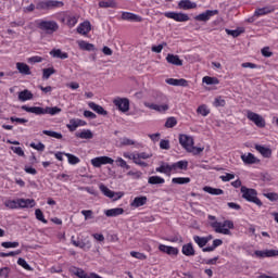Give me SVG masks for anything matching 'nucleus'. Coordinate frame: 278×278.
Instances as JSON below:
<instances>
[{"mask_svg": "<svg viewBox=\"0 0 278 278\" xmlns=\"http://www.w3.org/2000/svg\"><path fill=\"white\" fill-rule=\"evenodd\" d=\"M22 110L24 112H28L29 114H36V116H42L45 114H50V116H55V114H60L62 112V109L58 106H47L46 109L42 106H27L22 105Z\"/></svg>", "mask_w": 278, "mask_h": 278, "instance_id": "nucleus-1", "label": "nucleus"}, {"mask_svg": "<svg viewBox=\"0 0 278 278\" xmlns=\"http://www.w3.org/2000/svg\"><path fill=\"white\" fill-rule=\"evenodd\" d=\"M211 227L214 229L215 233H223L224 236H231V230L233 229V223L229 219L220 222L211 223Z\"/></svg>", "mask_w": 278, "mask_h": 278, "instance_id": "nucleus-2", "label": "nucleus"}, {"mask_svg": "<svg viewBox=\"0 0 278 278\" xmlns=\"http://www.w3.org/2000/svg\"><path fill=\"white\" fill-rule=\"evenodd\" d=\"M241 194H242V199H244L249 203H254L258 207H262L263 203H262V200L257 198V190L242 186Z\"/></svg>", "mask_w": 278, "mask_h": 278, "instance_id": "nucleus-3", "label": "nucleus"}, {"mask_svg": "<svg viewBox=\"0 0 278 278\" xmlns=\"http://www.w3.org/2000/svg\"><path fill=\"white\" fill-rule=\"evenodd\" d=\"M161 103L162 104L144 102V106L149 108V110H154L155 112L160 113L168 112L170 106H168V99L165 96L161 97Z\"/></svg>", "mask_w": 278, "mask_h": 278, "instance_id": "nucleus-4", "label": "nucleus"}, {"mask_svg": "<svg viewBox=\"0 0 278 278\" xmlns=\"http://www.w3.org/2000/svg\"><path fill=\"white\" fill-rule=\"evenodd\" d=\"M179 144L182 146V149H185L187 153L197 149V147H194V138L188 135H179Z\"/></svg>", "mask_w": 278, "mask_h": 278, "instance_id": "nucleus-5", "label": "nucleus"}, {"mask_svg": "<svg viewBox=\"0 0 278 278\" xmlns=\"http://www.w3.org/2000/svg\"><path fill=\"white\" fill-rule=\"evenodd\" d=\"M38 27L46 31V34H54V31H58L60 29V26L58 25V22L55 21H41L38 24Z\"/></svg>", "mask_w": 278, "mask_h": 278, "instance_id": "nucleus-6", "label": "nucleus"}, {"mask_svg": "<svg viewBox=\"0 0 278 278\" xmlns=\"http://www.w3.org/2000/svg\"><path fill=\"white\" fill-rule=\"evenodd\" d=\"M247 118L250 119L256 127H260L263 129V127H266V119L264 117L253 111H247Z\"/></svg>", "mask_w": 278, "mask_h": 278, "instance_id": "nucleus-7", "label": "nucleus"}, {"mask_svg": "<svg viewBox=\"0 0 278 278\" xmlns=\"http://www.w3.org/2000/svg\"><path fill=\"white\" fill-rule=\"evenodd\" d=\"M164 16H166V18H173V21H176L177 23H186L190 21V16L186 13L165 12Z\"/></svg>", "mask_w": 278, "mask_h": 278, "instance_id": "nucleus-8", "label": "nucleus"}, {"mask_svg": "<svg viewBox=\"0 0 278 278\" xmlns=\"http://www.w3.org/2000/svg\"><path fill=\"white\" fill-rule=\"evenodd\" d=\"M218 14V10H206L203 13L194 16V21H200L201 23H207L211 16H216Z\"/></svg>", "mask_w": 278, "mask_h": 278, "instance_id": "nucleus-9", "label": "nucleus"}, {"mask_svg": "<svg viewBox=\"0 0 278 278\" xmlns=\"http://www.w3.org/2000/svg\"><path fill=\"white\" fill-rule=\"evenodd\" d=\"M99 188H100V191L102 192V194H104V197H108L109 199H114V197H116L115 199H114V201H118V199H121L122 197H123V193H121V192H114V191H112V190H110V188H108L105 185H103V184H101L100 186H99Z\"/></svg>", "mask_w": 278, "mask_h": 278, "instance_id": "nucleus-10", "label": "nucleus"}, {"mask_svg": "<svg viewBox=\"0 0 278 278\" xmlns=\"http://www.w3.org/2000/svg\"><path fill=\"white\" fill-rule=\"evenodd\" d=\"M113 103L119 110V112H129V99L117 98L113 101Z\"/></svg>", "mask_w": 278, "mask_h": 278, "instance_id": "nucleus-11", "label": "nucleus"}, {"mask_svg": "<svg viewBox=\"0 0 278 278\" xmlns=\"http://www.w3.org/2000/svg\"><path fill=\"white\" fill-rule=\"evenodd\" d=\"M256 257H278V250H256Z\"/></svg>", "mask_w": 278, "mask_h": 278, "instance_id": "nucleus-12", "label": "nucleus"}, {"mask_svg": "<svg viewBox=\"0 0 278 278\" xmlns=\"http://www.w3.org/2000/svg\"><path fill=\"white\" fill-rule=\"evenodd\" d=\"M159 251H161L162 253H166L167 255H179V249L173 248L170 245L160 244Z\"/></svg>", "mask_w": 278, "mask_h": 278, "instance_id": "nucleus-13", "label": "nucleus"}, {"mask_svg": "<svg viewBox=\"0 0 278 278\" xmlns=\"http://www.w3.org/2000/svg\"><path fill=\"white\" fill-rule=\"evenodd\" d=\"M241 160L244 164L251 165V164H260V159L255 157V155L251 152L248 154H242Z\"/></svg>", "mask_w": 278, "mask_h": 278, "instance_id": "nucleus-14", "label": "nucleus"}, {"mask_svg": "<svg viewBox=\"0 0 278 278\" xmlns=\"http://www.w3.org/2000/svg\"><path fill=\"white\" fill-rule=\"evenodd\" d=\"M166 62L168 64H173L174 66H184V61L179 59V55L177 54L168 53L166 56Z\"/></svg>", "mask_w": 278, "mask_h": 278, "instance_id": "nucleus-15", "label": "nucleus"}, {"mask_svg": "<svg viewBox=\"0 0 278 278\" xmlns=\"http://www.w3.org/2000/svg\"><path fill=\"white\" fill-rule=\"evenodd\" d=\"M169 86H181L182 88H188V80L180 78H168L165 80Z\"/></svg>", "mask_w": 278, "mask_h": 278, "instance_id": "nucleus-16", "label": "nucleus"}, {"mask_svg": "<svg viewBox=\"0 0 278 278\" xmlns=\"http://www.w3.org/2000/svg\"><path fill=\"white\" fill-rule=\"evenodd\" d=\"M122 20L123 21H134L135 23H141L142 22V17L137 15V14H134V13H130V12H123L122 13Z\"/></svg>", "mask_w": 278, "mask_h": 278, "instance_id": "nucleus-17", "label": "nucleus"}, {"mask_svg": "<svg viewBox=\"0 0 278 278\" xmlns=\"http://www.w3.org/2000/svg\"><path fill=\"white\" fill-rule=\"evenodd\" d=\"M178 8L180 10H194L197 9V2H192L190 0H180L178 2Z\"/></svg>", "mask_w": 278, "mask_h": 278, "instance_id": "nucleus-18", "label": "nucleus"}, {"mask_svg": "<svg viewBox=\"0 0 278 278\" xmlns=\"http://www.w3.org/2000/svg\"><path fill=\"white\" fill-rule=\"evenodd\" d=\"M88 106L90 108V110H93V112H96V114H100V116H108V111H105V109H103V106H101L94 102H89Z\"/></svg>", "mask_w": 278, "mask_h": 278, "instance_id": "nucleus-19", "label": "nucleus"}, {"mask_svg": "<svg viewBox=\"0 0 278 278\" xmlns=\"http://www.w3.org/2000/svg\"><path fill=\"white\" fill-rule=\"evenodd\" d=\"M105 216L109 218H114L116 216H121L125 214V210L123 207L110 208L104 212Z\"/></svg>", "mask_w": 278, "mask_h": 278, "instance_id": "nucleus-20", "label": "nucleus"}, {"mask_svg": "<svg viewBox=\"0 0 278 278\" xmlns=\"http://www.w3.org/2000/svg\"><path fill=\"white\" fill-rule=\"evenodd\" d=\"M271 12H275V7H264L261 9H256L254 12V16H266V14H271Z\"/></svg>", "mask_w": 278, "mask_h": 278, "instance_id": "nucleus-21", "label": "nucleus"}, {"mask_svg": "<svg viewBox=\"0 0 278 278\" xmlns=\"http://www.w3.org/2000/svg\"><path fill=\"white\" fill-rule=\"evenodd\" d=\"M182 255H186L187 257H192L197 254V251H194V247L192 243H187L182 245Z\"/></svg>", "mask_w": 278, "mask_h": 278, "instance_id": "nucleus-22", "label": "nucleus"}, {"mask_svg": "<svg viewBox=\"0 0 278 278\" xmlns=\"http://www.w3.org/2000/svg\"><path fill=\"white\" fill-rule=\"evenodd\" d=\"M254 148L256 149V151L258 153H261V155H263V157H271V155H273V150L268 147L255 144Z\"/></svg>", "mask_w": 278, "mask_h": 278, "instance_id": "nucleus-23", "label": "nucleus"}, {"mask_svg": "<svg viewBox=\"0 0 278 278\" xmlns=\"http://www.w3.org/2000/svg\"><path fill=\"white\" fill-rule=\"evenodd\" d=\"M77 45L81 51H97L94 45L87 42L86 40H78Z\"/></svg>", "mask_w": 278, "mask_h": 278, "instance_id": "nucleus-24", "label": "nucleus"}, {"mask_svg": "<svg viewBox=\"0 0 278 278\" xmlns=\"http://www.w3.org/2000/svg\"><path fill=\"white\" fill-rule=\"evenodd\" d=\"M75 136L76 138H80L81 140H92L94 138V135L90 129H84L80 132H76Z\"/></svg>", "mask_w": 278, "mask_h": 278, "instance_id": "nucleus-25", "label": "nucleus"}, {"mask_svg": "<svg viewBox=\"0 0 278 278\" xmlns=\"http://www.w3.org/2000/svg\"><path fill=\"white\" fill-rule=\"evenodd\" d=\"M147 195L136 197L130 203V207H142V205H147Z\"/></svg>", "mask_w": 278, "mask_h": 278, "instance_id": "nucleus-26", "label": "nucleus"}, {"mask_svg": "<svg viewBox=\"0 0 278 278\" xmlns=\"http://www.w3.org/2000/svg\"><path fill=\"white\" fill-rule=\"evenodd\" d=\"M90 29H92V26L88 21H86L77 27V33L81 34L83 36H86V34H89Z\"/></svg>", "mask_w": 278, "mask_h": 278, "instance_id": "nucleus-27", "label": "nucleus"}, {"mask_svg": "<svg viewBox=\"0 0 278 278\" xmlns=\"http://www.w3.org/2000/svg\"><path fill=\"white\" fill-rule=\"evenodd\" d=\"M31 99H34V93H31V91H29L28 89L18 92V101L25 102L31 101Z\"/></svg>", "mask_w": 278, "mask_h": 278, "instance_id": "nucleus-28", "label": "nucleus"}, {"mask_svg": "<svg viewBox=\"0 0 278 278\" xmlns=\"http://www.w3.org/2000/svg\"><path fill=\"white\" fill-rule=\"evenodd\" d=\"M16 68L21 75H31V70L29 68V65L27 63H16Z\"/></svg>", "mask_w": 278, "mask_h": 278, "instance_id": "nucleus-29", "label": "nucleus"}, {"mask_svg": "<svg viewBox=\"0 0 278 278\" xmlns=\"http://www.w3.org/2000/svg\"><path fill=\"white\" fill-rule=\"evenodd\" d=\"M203 191L207 192L208 194H213V197H219V194H225L223 189L205 186L203 187Z\"/></svg>", "mask_w": 278, "mask_h": 278, "instance_id": "nucleus-30", "label": "nucleus"}, {"mask_svg": "<svg viewBox=\"0 0 278 278\" xmlns=\"http://www.w3.org/2000/svg\"><path fill=\"white\" fill-rule=\"evenodd\" d=\"M222 244L223 241L220 239H215L212 245L203 248L202 251L203 253H212V251H216V249H218V247H220Z\"/></svg>", "mask_w": 278, "mask_h": 278, "instance_id": "nucleus-31", "label": "nucleus"}, {"mask_svg": "<svg viewBox=\"0 0 278 278\" xmlns=\"http://www.w3.org/2000/svg\"><path fill=\"white\" fill-rule=\"evenodd\" d=\"M156 173H164V175H170L173 173V165H168L167 163H162L160 167H156Z\"/></svg>", "mask_w": 278, "mask_h": 278, "instance_id": "nucleus-32", "label": "nucleus"}, {"mask_svg": "<svg viewBox=\"0 0 278 278\" xmlns=\"http://www.w3.org/2000/svg\"><path fill=\"white\" fill-rule=\"evenodd\" d=\"M50 55H52V58H58L59 60H67L68 58V53L62 52L60 49H53L50 52Z\"/></svg>", "mask_w": 278, "mask_h": 278, "instance_id": "nucleus-33", "label": "nucleus"}, {"mask_svg": "<svg viewBox=\"0 0 278 278\" xmlns=\"http://www.w3.org/2000/svg\"><path fill=\"white\" fill-rule=\"evenodd\" d=\"M193 241L200 249H205V247H207V239H205V237L194 236Z\"/></svg>", "mask_w": 278, "mask_h": 278, "instance_id": "nucleus-34", "label": "nucleus"}, {"mask_svg": "<svg viewBox=\"0 0 278 278\" xmlns=\"http://www.w3.org/2000/svg\"><path fill=\"white\" fill-rule=\"evenodd\" d=\"M164 182H165L164 178L160 176H151L148 178V184H150V186H157Z\"/></svg>", "mask_w": 278, "mask_h": 278, "instance_id": "nucleus-35", "label": "nucleus"}, {"mask_svg": "<svg viewBox=\"0 0 278 278\" xmlns=\"http://www.w3.org/2000/svg\"><path fill=\"white\" fill-rule=\"evenodd\" d=\"M203 84H206V86H216L219 84L218 78L216 77H211V76H204L202 78Z\"/></svg>", "mask_w": 278, "mask_h": 278, "instance_id": "nucleus-36", "label": "nucleus"}, {"mask_svg": "<svg viewBox=\"0 0 278 278\" xmlns=\"http://www.w3.org/2000/svg\"><path fill=\"white\" fill-rule=\"evenodd\" d=\"M179 168V170H188V161H178L172 165V169Z\"/></svg>", "mask_w": 278, "mask_h": 278, "instance_id": "nucleus-37", "label": "nucleus"}, {"mask_svg": "<svg viewBox=\"0 0 278 278\" xmlns=\"http://www.w3.org/2000/svg\"><path fill=\"white\" fill-rule=\"evenodd\" d=\"M42 134L45 136H49L50 138H56V140H62V132L53 131V130H43Z\"/></svg>", "mask_w": 278, "mask_h": 278, "instance_id": "nucleus-38", "label": "nucleus"}, {"mask_svg": "<svg viewBox=\"0 0 278 278\" xmlns=\"http://www.w3.org/2000/svg\"><path fill=\"white\" fill-rule=\"evenodd\" d=\"M172 184H177L178 186H184L186 184H190V178L189 177L173 178Z\"/></svg>", "mask_w": 278, "mask_h": 278, "instance_id": "nucleus-39", "label": "nucleus"}, {"mask_svg": "<svg viewBox=\"0 0 278 278\" xmlns=\"http://www.w3.org/2000/svg\"><path fill=\"white\" fill-rule=\"evenodd\" d=\"M48 10H53V8H63L64 2L58 0H48Z\"/></svg>", "mask_w": 278, "mask_h": 278, "instance_id": "nucleus-40", "label": "nucleus"}, {"mask_svg": "<svg viewBox=\"0 0 278 278\" xmlns=\"http://www.w3.org/2000/svg\"><path fill=\"white\" fill-rule=\"evenodd\" d=\"M65 157H67L68 164L72 166H75V164H79V162H81V160H79V157H77L75 154L67 153L65 154Z\"/></svg>", "mask_w": 278, "mask_h": 278, "instance_id": "nucleus-41", "label": "nucleus"}, {"mask_svg": "<svg viewBox=\"0 0 278 278\" xmlns=\"http://www.w3.org/2000/svg\"><path fill=\"white\" fill-rule=\"evenodd\" d=\"M99 8H116L114 0H103L99 2Z\"/></svg>", "mask_w": 278, "mask_h": 278, "instance_id": "nucleus-42", "label": "nucleus"}, {"mask_svg": "<svg viewBox=\"0 0 278 278\" xmlns=\"http://www.w3.org/2000/svg\"><path fill=\"white\" fill-rule=\"evenodd\" d=\"M51 75H55V68L53 67H48L42 70V78L43 79H49Z\"/></svg>", "mask_w": 278, "mask_h": 278, "instance_id": "nucleus-43", "label": "nucleus"}, {"mask_svg": "<svg viewBox=\"0 0 278 278\" xmlns=\"http://www.w3.org/2000/svg\"><path fill=\"white\" fill-rule=\"evenodd\" d=\"M66 127L70 131H76L77 127H79L77 118L70 119V123L66 125Z\"/></svg>", "mask_w": 278, "mask_h": 278, "instance_id": "nucleus-44", "label": "nucleus"}, {"mask_svg": "<svg viewBox=\"0 0 278 278\" xmlns=\"http://www.w3.org/2000/svg\"><path fill=\"white\" fill-rule=\"evenodd\" d=\"M4 205L9 210H18V200H8L4 202Z\"/></svg>", "mask_w": 278, "mask_h": 278, "instance_id": "nucleus-45", "label": "nucleus"}, {"mask_svg": "<svg viewBox=\"0 0 278 278\" xmlns=\"http://www.w3.org/2000/svg\"><path fill=\"white\" fill-rule=\"evenodd\" d=\"M226 34L228 36H232V38H238V36H240L241 34H244V29H235L231 30L229 28H226Z\"/></svg>", "mask_w": 278, "mask_h": 278, "instance_id": "nucleus-46", "label": "nucleus"}, {"mask_svg": "<svg viewBox=\"0 0 278 278\" xmlns=\"http://www.w3.org/2000/svg\"><path fill=\"white\" fill-rule=\"evenodd\" d=\"M35 216L37 218V220H40V223H43L45 225H47V219L45 218V214L42 213V211L40 208H37L35 211Z\"/></svg>", "mask_w": 278, "mask_h": 278, "instance_id": "nucleus-47", "label": "nucleus"}, {"mask_svg": "<svg viewBox=\"0 0 278 278\" xmlns=\"http://www.w3.org/2000/svg\"><path fill=\"white\" fill-rule=\"evenodd\" d=\"M18 242L17 241H4L1 243V247H3V249H16V247H18Z\"/></svg>", "mask_w": 278, "mask_h": 278, "instance_id": "nucleus-48", "label": "nucleus"}, {"mask_svg": "<svg viewBox=\"0 0 278 278\" xmlns=\"http://www.w3.org/2000/svg\"><path fill=\"white\" fill-rule=\"evenodd\" d=\"M134 144H136V141H134V140L127 138V137H124V138L121 139L119 147H131Z\"/></svg>", "mask_w": 278, "mask_h": 278, "instance_id": "nucleus-49", "label": "nucleus"}, {"mask_svg": "<svg viewBox=\"0 0 278 278\" xmlns=\"http://www.w3.org/2000/svg\"><path fill=\"white\" fill-rule=\"evenodd\" d=\"M175 125H177V118H175V117H168L165 122V127L167 129H173V127H175Z\"/></svg>", "mask_w": 278, "mask_h": 278, "instance_id": "nucleus-50", "label": "nucleus"}, {"mask_svg": "<svg viewBox=\"0 0 278 278\" xmlns=\"http://www.w3.org/2000/svg\"><path fill=\"white\" fill-rule=\"evenodd\" d=\"M17 264H18V266H22V268H24L25 270H34V268H31V266H29L27 264V261H25V258H23V257H20L17 260Z\"/></svg>", "mask_w": 278, "mask_h": 278, "instance_id": "nucleus-51", "label": "nucleus"}, {"mask_svg": "<svg viewBox=\"0 0 278 278\" xmlns=\"http://www.w3.org/2000/svg\"><path fill=\"white\" fill-rule=\"evenodd\" d=\"M132 162L135 164H138V166H143V168H147V166H149V164H147L144 161H142L139 156H137L136 154H132Z\"/></svg>", "mask_w": 278, "mask_h": 278, "instance_id": "nucleus-52", "label": "nucleus"}, {"mask_svg": "<svg viewBox=\"0 0 278 278\" xmlns=\"http://www.w3.org/2000/svg\"><path fill=\"white\" fill-rule=\"evenodd\" d=\"M100 160V166H103L105 164H114V161L110 156H99Z\"/></svg>", "mask_w": 278, "mask_h": 278, "instance_id": "nucleus-53", "label": "nucleus"}, {"mask_svg": "<svg viewBox=\"0 0 278 278\" xmlns=\"http://www.w3.org/2000/svg\"><path fill=\"white\" fill-rule=\"evenodd\" d=\"M83 216H85V220H90L94 218L92 210H83L81 211Z\"/></svg>", "mask_w": 278, "mask_h": 278, "instance_id": "nucleus-54", "label": "nucleus"}, {"mask_svg": "<svg viewBox=\"0 0 278 278\" xmlns=\"http://www.w3.org/2000/svg\"><path fill=\"white\" fill-rule=\"evenodd\" d=\"M198 114H201V116H207V114H210V110H207V106L205 105H200L197 109Z\"/></svg>", "mask_w": 278, "mask_h": 278, "instance_id": "nucleus-55", "label": "nucleus"}, {"mask_svg": "<svg viewBox=\"0 0 278 278\" xmlns=\"http://www.w3.org/2000/svg\"><path fill=\"white\" fill-rule=\"evenodd\" d=\"M160 149H163L165 151H168V149H170V141L166 140V139H162L160 141Z\"/></svg>", "mask_w": 278, "mask_h": 278, "instance_id": "nucleus-56", "label": "nucleus"}, {"mask_svg": "<svg viewBox=\"0 0 278 278\" xmlns=\"http://www.w3.org/2000/svg\"><path fill=\"white\" fill-rule=\"evenodd\" d=\"M72 244H74V247H78V249H86V242L77 241L75 240V237H72Z\"/></svg>", "mask_w": 278, "mask_h": 278, "instance_id": "nucleus-57", "label": "nucleus"}, {"mask_svg": "<svg viewBox=\"0 0 278 278\" xmlns=\"http://www.w3.org/2000/svg\"><path fill=\"white\" fill-rule=\"evenodd\" d=\"M261 53L264 58H273V52L270 51V48L269 47H264L262 50H261Z\"/></svg>", "mask_w": 278, "mask_h": 278, "instance_id": "nucleus-58", "label": "nucleus"}, {"mask_svg": "<svg viewBox=\"0 0 278 278\" xmlns=\"http://www.w3.org/2000/svg\"><path fill=\"white\" fill-rule=\"evenodd\" d=\"M166 47V42H163L159 46H153L152 51L153 53H162V50Z\"/></svg>", "mask_w": 278, "mask_h": 278, "instance_id": "nucleus-59", "label": "nucleus"}, {"mask_svg": "<svg viewBox=\"0 0 278 278\" xmlns=\"http://www.w3.org/2000/svg\"><path fill=\"white\" fill-rule=\"evenodd\" d=\"M131 257H136V260H147V256L143 253L132 251L130 252Z\"/></svg>", "mask_w": 278, "mask_h": 278, "instance_id": "nucleus-60", "label": "nucleus"}, {"mask_svg": "<svg viewBox=\"0 0 278 278\" xmlns=\"http://www.w3.org/2000/svg\"><path fill=\"white\" fill-rule=\"evenodd\" d=\"M219 179H222V181H231V179H236V175L226 173V175L220 176Z\"/></svg>", "mask_w": 278, "mask_h": 278, "instance_id": "nucleus-61", "label": "nucleus"}, {"mask_svg": "<svg viewBox=\"0 0 278 278\" xmlns=\"http://www.w3.org/2000/svg\"><path fill=\"white\" fill-rule=\"evenodd\" d=\"M31 149H36V151H45V146L42 142L39 143H30Z\"/></svg>", "mask_w": 278, "mask_h": 278, "instance_id": "nucleus-62", "label": "nucleus"}, {"mask_svg": "<svg viewBox=\"0 0 278 278\" xmlns=\"http://www.w3.org/2000/svg\"><path fill=\"white\" fill-rule=\"evenodd\" d=\"M264 197H266V199H268L269 201L278 200V194L275 192L265 193Z\"/></svg>", "mask_w": 278, "mask_h": 278, "instance_id": "nucleus-63", "label": "nucleus"}, {"mask_svg": "<svg viewBox=\"0 0 278 278\" xmlns=\"http://www.w3.org/2000/svg\"><path fill=\"white\" fill-rule=\"evenodd\" d=\"M36 9L37 10H49L48 2L41 1V2L37 3Z\"/></svg>", "mask_w": 278, "mask_h": 278, "instance_id": "nucleus-64", "label": "nucleus"}]
</instances>
